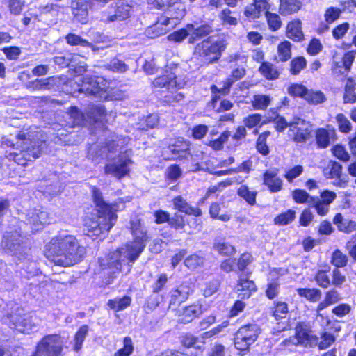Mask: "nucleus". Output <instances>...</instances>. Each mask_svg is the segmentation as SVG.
I'll use <instances>...</instances> for the list:
<instances>
[{
    "label": "nucleus",
    "mask_w": 356,
    "mask_h": 356,
    "mask_svg": "<svg viewBox=\"0 0 356 356\" xmlns=\"http://www.w3.org/2000/svg\"><path fill=\"white\" fill-rule=\"evenodd\" d=\"M307 66V61L302 56L293 58L290 63V72L293 75L298 74Z\"/></svg>",
    "instance_id": "603ef678"
},
{
    "label": "nucleus",
    "mask_w": 356,
    "mask_h": 356,
    "mask_svg": "<svg viewBox=\"0 0 356 356\" xmlns=\"http://www.w3.org/2000/svg\"><path fill=\"white\" fill-rule=\"evenodd\" d=\"M27 216V222L35 227H32L33 230L38 231L40 229V226L50 223L49 214L46 211L34 209L28 213Z\"/></svg>",
    "instance_id": "dca6fc26"
},
{
    "label": "nucleus",
    "mask_w": 356,
    "mask_h": 356,
    "mask_svg": "<svg viewBox=\"0 0 356 356\" xmlns=\"http://www.w3.org/2000/svg\"><path fill=\"white\" fill-rule=\"evenodd\" d=\"M292 197L294 201L299 204L307 203L310 207L311 198L315 197L311 196L307 191L302 189H295L292 192Z\"/></svg>",
    "instance_id": "8fccbe9b"
},
{
    "label": "nucleus",
    "mask_w": 356,
    "mask_h": 356,
    "mask_svg": "<svg viewBox=\"0 0 356 356\" xmlns=\"http://www.w3.org/2000/svg\"><path fill=\"white\" fill-rule=\"evenodd\" d=\"M304 99L310 104L317 105L324 102L326 100V97L321 91L307 89L306 94H305Z\"/></svg>",
    "instance_id": "79ce46f5"
},
{
    "label": "nucleus",
    "mask_w": 356,
    "mask_h": 356,
    "mask_svg": "<svg viewBox=\"0 0 356 356\" xmlns=\"http://www.w3.org/2000/svg\"><path fill=\"white\" fill-rule=\"evenodd\" d=\"M86 114L90 121L97 122L102 121L106 116V109L102 105H90L86 111Z\"/></svg>",
    "instance_id": "2f4dec72"
},
{
    "label": "nucleus",
    "mask_w": 356,
    "mask_h": 356,
    "mask_svg": "<svg viewBox=\"0 0 356 356\" xmlns=\"http://www.w3.org/2000/svg\"><path fill=\"white\" fill-rule=\"evenodd\" d=\"M296 291L300 297L305 298L307 300L312 302H318L321 298L322 296L321 291L316 288H299Z\"/></svg>",
    "instance_id": "f704fd0d"
},
{
    "label": "nucleus",
    "mask_w": 356,
    "mask_h": 356,
    "mask_svg": "<svg viewBox=\"0 0 356 356\" xmlns=\"http://www.w3.org/2000/svg\"><path fill=\"white\" fill-rule=\"evenodd\" d=\"M72 13L75 21L86 24L88 20V3L77 2L76 7L72 8Z\"/></svg>",
    "instance_id": "cd10ccee"
},
{
    "label": "nucleus",
    "mask_w": 356,
    "mask_h": 356,
    "mask_svg": "<svg viewBox=\"0 0 356 356\" xmlns=\"http://www.w3.org/2000/svg\"><path fill=\"white\" fill-rule=\"evenodd\" d=\"M5 3L8 5L10 13L15 15H18L21 13L24 3L23 0H4Z\"/></svg>",
    "instance_id": "774afa93"
},
{
    "label": "nucleus",
    "mask_w": 356,
    "mask_h": 356,
    "mask_svg": "<svg viewBox=\"0 0 356 356\" xmlns=\"http://www.w3.org/2000/svg\"><path fill=\"white\" fill-rule=\"evenodd\" d=\"M203 313L202 306L200 305H192L184 308L181 315L179 316V321L181 323L191 322L195 318Z\"/></svg>",
    "instance_id": "b1692460"
},
{
    "label": "nucleus",
    "mask_w": 356,
    "mask_h": 356,
    "mask_svg": "<svg viewBox=\"0 0 356 356\" xmlns=\"http://www.w3.org/2000/svg\"><path fill=\"white\" fill-rule=\"evenodd\" d=\"M42 134L20 133L17 135V149L20 153L15 152L18 156L22 155L24 161H32L38 158L43 149L44 141L41 140Z\"/></svg>",
    "instance_id": "20e7f679"
},
{
    "label": "nucleus",
    "mask_w": 356,
    "mask_h": 356,
    "mask_svg": "<svg viewBox=\"0 0 356 356\" xmlns=\"http://www.w3.org/2000/svg\"><path fill=\"white\" fill-rule=\"evenodd\" d=\"M268 9L254 3L248 4L243 10V15L250 20H254L259 18Z\"/></svg>",
    "instance_id": "c85d7f7f"
},
{
    "label": "nucleus",
    "mask_w": 356,
    "mask_h": 356,
    "mask_svg": "<svg viewBox=\"0 0 356 356\" xmlns=\"http://www.w3.org/2000/svg\"><path fill=\"white\" fill-rule=\"evenodd\" d=\"M296 217V212L292 209H289L276 216L274 219L275 224L279 225H286L292 222Z\"/></svg>",
    "instance_id": "3c124183"
},
{
    "label": "nucleus",
    "mask_w": 356,
    "mask_h": 356,
    "mask_svg": "<svg viewBox=\"0 0 356 356\" xmlns=\"http://www.w3.org/2000/svg\"><path fill=\"white\" fill-rule=\"evenodd\" d=\"M114 8V14L116 15V21H122L130 16L131 6L124 1H119L116 3Z\"/></svg>",
    "instance_id": "e433bc0d"
},
{
    "label": "nucleus",
    "mask_w": 356,
    "mask_h": 356,
    "mask_svg": "<svg viewBox=\"0 0 356 356\" xmlns=\"http://www.w3.org/2000/svg\"><path fill=\"white\" fill-rule=\"evenodd\" d=\"M286 36L293 41L300 42L304 38L302 31L300 20H295L288 24L286 27Z\"/></svg>",
    "instance_id": "bb28decb"
},
{
    "label": "nucleus",
    "mask_w": 356,
    "mask_h": 356,
    "mask_svg": "<svg viewBox=\"0 0 356 356\" xmlns=\"http://www.w3.org/2000/svg\"><path fill=\"white\" fill-rule=\"evenodd\" d=\"M314 280L319 286L323 289L328 288L331 284L329 275L322 270L317 271L314 276Z\"/></svg>",
    "instance_id": "052dcab7"
},
{
    "label": "nucleus",
    "mask_w": 356,
    "mask_h": 356,
    "mask_svg": "<svg viewBox=\"0 0 356 356\" xmlns=\"http://www.w3.org/2000/svg\"><path fill=\"white\" fill-rule=\"evenodd\" d=\"M334 130H327L323 128L318 129L316 132V144L321 148H326L334 140Z\"/></svg>",
    "instance_id": "a878e982"
},
{
    "label": "nucleus",
    "mask_w": 356,
    "mask_h": 356,
    "mask_svg": "<svg viewBox=\"0 0 356 356\" xmlns=\"http://www.w3.org/2000/svg\"><path fill=\"white\" fill-rule=\"evenodd\" d=\"M131 160L126 156H120L105 166V173L110 174L118 179L127 175L129 172V165Z\"/></svg>",
    "instance_id": "f8f14e48"
},
{
    "label": "nucleus",
    "mask_w": 356,
    "mask_h": 356,
    "mask_svg": "<svg viewBox=\"0 0 356 356\" xmlns=\"http://www.w3.org/2000/svg\"><path fill=\"white\" fill-rule=\"evenodd\" d=\"M323 175L327 179H335L333 184L340 188H345L348 185V180L342 176V165L337 162L330 161L323 170Z\"/></svg>",
    "instance_id": "ddd939ff"
},
{
    "label": "nucleus",
    "mask_w": 356,
    "mask_h": 356,
    "mask_svg": "<svg viewBox=\"0 0 356 356\" xmlns=\"http://www.w3.org/2000/svg\"><path fill=\"white\" fill-rule=\"evenodd\" d=\"M154 5L156 8L165 10L163 17L168 18L170 27L175 26L186 14L185 5L180 0H168L167 4L163 0H154Z\"/></svg>",
    "instance_id": "0eeeda50"
},
{
    "label": "nucleus",
    "mask_w": 356,
    "mask_h": 356,
    "mask_svg": "<svg viewBox=\"0 0 356 356\" xmlns=\"http://www.w3.org/2000/svg\"><path fill=\"white\" fill-rule=\"evenodd\" d=\"M262 116L259 113H254L249 115L243 120V123L245 127L248 129H252L257 127L259 124H263L264 122H261Z\"/></svg>",
    "instance_id": "bf43d9fd"
},
{
    "label": "nucleus",
    "mask_w": 356,
    "mask_h": 356,
    "mask_svg": "<svg viewBox=\"0 0 356 356\" xmlns=\"http://www.w3.org/2000/svg\"><path fill=\"white\" fill-rule=\"evenodd\" d=\"M131 302V297L124 296L122 298H115L108 301L107 305L111 309L118 312L125 309Z\"/></svg>",
    "instance_id": "c9c22d12"
},
{
    "label": "nucleus",
    "mask_w": 356,
    "mask_h": 356,
    "mask_svg": "<svg viewBox=\"0 0 356 356\" xmlns=\"http://www.w3.org/2000/svg\"><path fill=\"white\" fill-rule=\"evenodd\" d=\"M213 248L215 251L222 256H232L236 252L235 247L225 239L216 240Z\"/></svg>",
    "instance_id": "473e14b6"
},
{
    "label": "nucleus",
    "mask_w": 356,
    "mask_h": 356,
    "mask_svg": "<svg viewBox=\"0 0 356 356\" xmlns=\"http://www.w3.org/2000/svg\"><path fill=\"white\" fill-rule=\"evenodd\" d=\"M140 238H134L113 252L108 263L109 267L122 271L124 266L129 271L132 264L138 259L146 246L147 240Z\"/></svg>",
    "instance_id": "7ed1b4c3"
},
{
    "label": "nucleus",
    "mask_w": 356,
    "mask_h": 356,
    "mask_svg": "<svg viewBox=\"0 0 356 356\" xmlns=\"http://www.w3.org/2000/svg\"><path fill=\"white\" fill-rule=\"evenodd\" d=\"M270 131H265L259 134L257 143L256 149L262 155L266 156L269 154V147L266 144V140L270 135Z\"/></svg>",
    "instance_id": "a18cd8bd"
},
{
    "label": "nucleus",
    "mask_w": 356,
    "mask_h": 356,
    "mask_svg": "<svg viewBox=\"0 0 356 356\" xmlns=\"http://www.w3.org/2000/svg\"><path fill=\"white\" fill-rule=\"evenodd\" d=\"M89 327L86 325L80 327L74 335L73 349L79 351L82 348L83 343L88 333Z\"/></svg>",
    "instance_id": "37998d69"
},
{
    "label": "nucleus",
    "mask_w": 356,
    "mask_h": 356,
    "mask_svg": "<svg viewBox=\"0 0 356 356\" xmlns=\"http://www.w3.org/2000/svg\"><path fill=\"white\" fill-rule=\"evenodd\" d=\"M348 258L340 250H336L333 252L331 259V263L336 266L335 268H343L348 264Z\"/></svg>",
    "instance_id": "09e8293b"
},
{
    "label": "nucleus",
    "mask_w": 356,
    "mask_h": 356,
    "mask_svg": "<svg viewBox=\"0 0 356 356\" xmlns=\"http://www.w3.org/2000/svg\"><path fill=\"white\" fill-rule=\"evenodd\" d=\"M203 263L204 258L197 254H192L188 257L184 261L185 265L188 268L191 270L196 269L197 268L201 266Z\"/></svg>",
    "instance_id": "680f3d73"
},
{
    "label": "nucleus",
    "mask_w": 356,
    "mask_h": 356,
    "mask_svg": "<svg viewBox=\"0 0 356 356\" xmlns=\"http://www.w3.org/2000/svg\"><path fill=\"white\" fill-rule=\"evenodd\" d=\"M237 194L249 204H255L256 196L257 195L256 191L250 190L246 185H241L237 190Z\"/></svg>",
    "instance_id": "ea45409f"
},
{
    "label": "nucleus",
    "mask_w": 356,
    "mask_h": 356,
    "mask_svg": "<svg viewBox=\"0 0 356 356\" xmlns=\"http://www.w3.org/2000/svg\"><path fill=\"white\" fill-rule=\"evenodd\" d=\"M232 10L229 8L223 9L219 13V18L223 25L236 26L238 24L236 17L232 15Z\"/></svg>",
    "instance_id": "5fc2aeb1"
},
{
    "label": "nucleus",
    "mask_w": 356,
    "mask_h": 356,
    "mask_svg": "<svg viewBox=\"0 0 356 356\" xmlns=\"http://www.w3.org/2000/svg\"><path fill=\"white\" fill-rule=\"evenodd\" d=\"M312 132V124L305 120L297 118L289 124V136L297 143L305 142Z\"/></svg>",
    "instance_id": "9b49d317"
},
{
    "label": "nucleus",
    "mask_w": 356,
    "mask_h": 356,
    "mask_svg": "<svg viewBox=\"0 0 356 356\" xmlns=\"http://www.w3.org/2000/svg\"><path fill=\"white\" fill-rule=\"evenodd\" d=\"M79 86V91L86 95H93L100 99H113L110 95L111 90L106 88V82L102 77L86 75Z\"/></svg>",
    "instance_id": "423d86ee"
},
{
    "label": "nucleus",
    "mask_w": 356,
    "mask_h": 356,
    "mask_svg": "<svg viewBox=\"0 0 356 356\" xmlns=\"http://www.w3.org/2000/svg\"><path fill=\"white\" fill-rule=\"evenodd\" d=\"M263 181L271 193H277L282 189L283 181L278 176L277 170H266L263 175Z\"/></svg>",
    "instance_id": "2eb2a0df"
},
{
    "label": "nucleus",
    "mask_w": 356,
    "mask_h": 356,
    "mask_svg": "<svg viewBox=\"0 0 356 356\" xmlns=\"http://www.w3.org/2000/svg\"><path fill=\"white\" fill-rule=\"evenodd\" d=\"M105 67L116 72H124L128 70L127 65L123 61L116 58L112 59Z\"/></svg>",
    "instance_id": "13d9d810"
},
{
    "label": "nucleus",
    "mask_w": 356,
    "mask_h": 356,
    "mask_svg": "<svg viewBox=\"0 0 356 356\" xmlns=\"http://www.w3.org/2000/svg\"><path fill=\"white\" fill-rule=\"evenodd\" d=\"M86 253L75 236L60 234L46 245L45 255L55 264L61 266H72L80 261Z\"/></svg>",
    "instance_id": "f257e3e1"
},
{
    "label": "nucleus",
    "mask_w": 356,
    "mask_h": 356,
    "mask_svg": "<svg viewBox=\"0 0 356 356\" xmlns=\"http://www.w3.org/2000/svg\"><path fill=\"white\" fill-rule=\"evenodd\" d=\"M170 28L168 18L161 16L154 24L146 29L145 33L148 38H154L165 34Z\"/></svg>",
    "instance_id": "f3484780"
},
{
    "label": "nucleus",
    "mask_w": 356,
    "mask_h": 356,
    "mask_svg": "<svg viewBox=\"0 0 356 356\" xmlns=\"http://www.w3.org/2000/svg\"><path fill=\"white\" fill-rule=\"evenodd\" d=\"M66 42L70 45H80L81 47H92V44L86 40L82 38L81 36L74 34L69 33L65 37Z\"/></svg>",
    "instance_id": "6e6d98bb"
},
{
    "label": "nucleus",
    "mask_w": 356,
    "mask_h": 356,
    "mask_svg": "<svg viewBox=\"0 0 356 356\" xmlns=\"http://www.w3.org/2000/svg\"><path fill=\"white\" fill-rule=\"evenodd\" d=\"M168 149L172 154V159H186L190 154L189 144L186 141L177 140L174 144L170 145Z\"/></svg>",
    "instance_id": "412c9836"
},
{
    "label": "nucleus",
    "mask_w": 356,
    "mask_h": 356,
    "mask_svg": "<svg viewBox=\"0 0 356 356\" xmlns=\"http://www.w3.org/2000/svg\"><path fill=\"white\" fill-rule=\"evenodd\" d=\"M260 73L268 80H275L279 78L280 72L276 66L269 62H262L259 68Z\"/></svg>",
    "instance_id": "72a5a7b5"
},
{
    "label": "nucleus",
    "mask_w": 356,
    "mask_h": 356,
    "mask_svg": "<svg viewBox=\"0 0 356 356\" xmlns=\"http://www.w3.org/2000/svg\"><path fill=\"white\" fill-rule=\"evenodd\" d=\"M54 81L53 77L36 79L33 81L29 82L27 85V88L33 90H49L54 86Z\"/></svg>",
    "instance_id": "4c0bfd02"
},
{
    "label": "nucleus",
    "mask_w": 356,
    "mask_h": 356,
    "mask_svg": "<svg viewBox=\"0 0 356 356\" xmlns=\"http://www.w3.org/2000/svg\"><path fill=\"white\" fill-rule=\"evenodd\" d=\"M220 205L218 202H212L209 208V214L212 218L219 219L223 222H227L230 219L228 214H220Z\"/></svg>",
    "instance_id": "864d4df0"
},
{
    "label": "nucleus",
    "mask_w": 356,
    "mask_h": 356,
    "mask_svg": "<svg viewBox=\"0 0 356 356\" xmlns=\"http://www.w3.org/2000/svg\"><path fill=\"white\" fill-rule=\"evenodd\" d=\"M152 84L155 87H166L169 90L181 88L183 85L181 82H178L175 74L172 72H166L165 74L156 78Z\"/></svg>",
    "instance_id": "a211bd4d"
},
{
    "label": "nucleus",
    "mask_w": 356,
    "mask_h": 356,
    "mask_svg": "<svg viewBox=\"0 0 356 356\" xmlns=\"http://www.w3.org/2000/svg\"><path fill=\"white\" fill-rule=\"evenodd\" d=\"M291 57V44L289 41H284L277 46V59L280 62H286Z\"/></svg>",
    "instance_id": "58836bf2"
},
{
    "label": "nucleus",
    "mask_w": 356,
    "mask_h": 356,
    "mask_svg": "<svg viewBox=\"0 0 356 356\" xmlns=\"http://www.w3.org/2000/svg\"><path fill=\"white\" fill-rule=\"evenodd\" d=\"M172 203L174 208L179 212L185 213L187 215H192L196 217L202 215V211L200 209L191 206L181 195L175 197L172 200Z\"/></svg>",
    "instance_id": "6ab92c4d"
},
{
    "label": "nucleus",
    "mask_w": 356,
    "mask_h": 356,
    "mask_svg": "<svg viewBox=\"0 0 356 356\" xmlns=\"http://www.w3.org/2000/svg\"><path fill=\"white\" fill-rule=\"evenodd\" d=\"M189 289L181 285L170 292V307L177 306L188 299Z\"/></svg>",
    "instance_id": "393cba45"
},
{
    "label": "nucleus",
    "mask_w": 356,
    "mask_h": 356,
    "mask_svg": "<svg viewBox=\"0 0 356 356\" xmlns=\"http://www.w3.org/2000/svg\"><path fill=\"white\" fill-rule=\"evenodd\" d=\"M288 312V306L286 302H277L274 307L273 316L277 320L284 318L286 317Z\"/></svg>",
    "instance_id": "338daca9"
},
{
    "label": "nucleus",
    "mask_w": 356,
    "mask_h": 356,
    "mask_svg": "<svg viewBox=\"0 0 356 356\" xmlns=\"http://www.w3.org/2000/svg\"><path fill=\"white\" fill-rule=\"evenodd\" d=\"M63 346L62 337L58 334H49L38 343L36 354L46 356H58Z\"/></svg>",
    "instance_id": "1a4fd4ad"
},
{
    "label": "nucleus",
    "mask_w": 356,
    "mask_h": 356,
    "mask_svg": "<svg viewBox=\"0 0 356 356\" xmlns=\"http://www.w3.org/2000/svg\"><path fill=\"white\" fill-rule=\"evenodd\" d=\"M265 13L270 29L273 31L279 29L282 24L279 15L275 13H271L267 10Z\"/></svg>",
    "instance_id": "69168bd1"
},
{
    "label": "nucleus",
    "mask_w": 356,
    "mask_h": 356,
    "mask_svg": "<svg viewBox=\"0 0 356 356\" xmlns=\"http://www.w3.org/2000/svg\"><path fill=\"white\" fill-rule=\"evenodd\" d=\"M226 46L227 44L222 39L213 41L211 38H208L196 45L194 54L202 58L206 63H213L220 59Z\"/></svg>",
    "instance_id": "39448f33"
},
{
    "label": "nucleus",
    "mask_w": 356,
    "mask_h": 356,
    "mask_svg": "<svg viewBox=\"0 0 356 356\" xmlns=\"http://www.w3.org/2000/svg\"><path fill=\"white\" fill-rule=\"evenodd\" d=\"M356 83L348 79L345 87V92L343 95L344 103L353 104L356 102Z\"/></svg>",
    "instance_id": "c03bdc74"
},
{
    "label": "nucleus",
    "mask_w": 356,
    "mask_h": 356,
    "mask_svg": "<svg viewBox=\"0 0 356 356\" xmlns=\"http://www.w3.org/2000/svg\"><path fill=\"white\" fill-rule=\"evenodd\" d=\"M259 328L256 324H248L241 327L236 332L234 345L236 349L245 350L258 337Z\"/></svg>",
    "instance_id": "6e6552de"
},
{
    "label": "nucleus",
    "mask_w": 356,
    "mask_h": 356,
    "mask_svg": "<svg viewBox=\"0 0 356 356\" xmlns=\"http://www.w3.org/2000/svg\"><path fill=\"white\" fill-rule=\"evenodd\" d=\"M272 98L266 95H255L253 96L252 106L255 109L265 110L270 104Z\"/></svg>",
    "instance_id": "de8ad7c7"
},
{
    "label": "nucleus",
    "mask_w": 356,
    "mask_h": 356,
    "mask_svg": "<svg viewBox=\"0 0 356 356\" xmlns=\"http://www.w3.org/2000/svg\"><path fill=\"white\" fill-rule=\"evenodd\" d=\"M213 31L212 27L208 24H203L197 28L193 25L191 36L188 38V43L194 44L196 41L208 35Z\"/></svg>",
    "instance_id": "7c9ffc66"
},
{
    "label": "nucleus",
    "mask_w": 356,
    "mask_h": 356,
    "mask_svg": "<svg viewBox=\"0 0 356 356\" xmlns=\"http://www.w3.org/2000/svg\"><path fill=\"white\" fill-rule=\"evenodd\" d=\"M2 244L8 251L20 257L24 254H27L29 248L26 246L24 238L21 234L15 231L6 232L3 236Z\"/></svg>",
    "instance_id": "9d476101"
},
{
    "label": "nucleus",
    "mask_w": 356,
    "mask_h": 356,
    "mask_svg": "<svg viewBox=\"0 0 356 356\" xmlns=\"http://www.w3.org/2000/svg\"><path fill=\"white\" fill-rule=\"evenodd\" d=\"M92 194L97 208L96 212L86 217L85 227L88 236L97 237L111 229L118 216L113 207L104 200L102 193L98 188L92 186Z\"/></svg>",
    "instance_id": "f03ea898"
},
{
    "label": "nucleus",
    "mask_w": 356,
    "mask_h": 356,
    "mask_svg": "<svg viewBox=\"0 0 356 356\" xmlns=\"http://www.w3.org/2000/svg\"><path fill=\"white\" fill-rule=\"evenodd\" d=\"M131 230L134 238L140 237V239L147 240V233L143 229L141 228L140 220L138 218H134L130 222Z\"/></svg>",
    "instance_id": "49530a36"
},
{
    "label": "nucleus",
    "mask_w": 356,
    "mask_h": 356,
    "mask_svg": "<svg viewBox=\"0 0 356 356\" xmlns=\"http://www.w3.org/2000/svg\"><path fill=\"white\" fill-rule=\"evenodd\" d=\"M301 6L299 0H280V13L282 15H289L298 12Z\"/></svg>",
    "instance_id": "c756f323"
},
{
    "label": "nucleus",
    "mask_w": 356,
    "mask_h": 356,
    "mask_svg": "<svg viewBox=\"0 0 356 356\" xmlns=\"http://www.w3.org/2000/svg\"><path fill=\"white\" fill-rule=\"evenodd\" d=\"M311 207L315 208L317 213L320 216H325L330 209V206L320 201L318 197L311 198Z\"/></svg>",
    "instance_id": "4d7b16f0"
},
{
    "label": "nucleus",
    "mask_w": 356,
    "mask_h": 356,
    "mask_svg": "<svg viewBox=\"0 0 356 356\" xmlns=\"http://www.w3.org/2000/svg\"><path fill=\"white\" fill-rule=\"evenodd\" d=\"M10 321L13 325V328L19 332L28 334L29 331L31 330L32 325L29 314H24L22 315V312L18 311L17 314H11L10 316Z\"/></svg>",
    "instance_id": "4468645a"
},
{
    "label": "nucleus",
    "mask_w": 356,
    "mask_h": 356,
    "mask_svg": "<svg viewBox=\"0 0 356 356\" xmlns=\"http://www.w3.org/2000/svg\"><path fill=\"white\" fill-rule=\"evenodd\" d=\"M342 300L339 292L335 289H330L325 293L323 300L319 302L316 307L317 315L321 316V312L327 307L334 305Z\"/></svg>",
    "instance_id": "aec40b11"
},
{
    "label": "nucleus",
    "mask_w": 356,
    "mask_h": 356,
    "mask_svg": "<svg viewBox=\"0 0 356 356\" xmlns=\"http://www.w3.org/2000/svg\"><path fill=\"white\" fill-rule=\"evenodd\" d=\"M336 120L341 132L347 134L351 131V123L343 113L338 114L336 117Z\"/></svg>",
    "instance_id": "e2e57ef3"
},
{
    "label": "nucleus",
    "mask_w": 356,
    "mask_h": 356,
    "mask_svg": "<svg viewBox=\"0 0 356 356\" xmlns=\"http://www.w3.org/2000/svg\"><path fill=\"white\" fill-rule=\"evenodd\" d=\"M193 29V24H187L184 29H181L170 33L168 36V39L170 41H174L176 42H182L187 36H191V32Z\"/></svg>",
    "instance_id": "a19ab883"
},
{
    "label": "nucleus",
    "mask_w": 356,
    "mask_h": 356,
    "mask_svg": "<svg viewBox=\"0 0 356 356\" xmlns=\"http://www.w3.org/2000/svg\"><path fill=\"white\" fill-rule=\"evenodd\" d=\"M236 289L238 296L245 299L249 298L252 293L256 291L257 286L253 281L241 276L236 285Z\"/></svg>",
    "instance_id": "4be33fe9"
},
{
    "label": "nucleus",
    "mask_w": 356,
    "mask_h": 356,
    "mask_svg": "<svg viewBox=\"0 0 356 356\" xmlns=\"http://www.w3.org/2000/svg\"><path fill=\"white\" fill-rule=\"evenodd\" d=\"M186 223V218L180 214L175 213L169 220V225L177 230L183 229Z\"/></svg>",
    "instance_id": "0e129e2a"
},
{
    "label": "nucleus",
    "mask_w": 356,
    "mask_h": 356,
    "mask_svg": "<svg viewBox=\"0 0 356 356\" xmlns=\"http://www.w3.org/2000/svg\"><path fill=\"white\" fill-rule=\"evenodd\" d=\"M285 345L292 343L293 345H303L307 346L312 344L311 336L306 330L302 327H297L296 329V336L284 341Z\"/></svg>",
    "instance_id": "5701e85b"
}]
</instances>
